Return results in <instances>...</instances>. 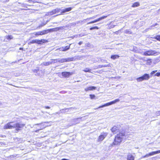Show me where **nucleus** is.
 I'll return each mask as SVG.
<instances>
[{
  "label": "nucleus",
  "mask_w": 160,
  "mask_h": 160,
  "mask_svg": "<svg viewBox=\"0 0 160 160\" xmlns=\"http://www.w3.org/2000/svg\"><path fill=\"white\" fill-rule=\"evenodd\" d=\"M36 125L38 128H40L35 130L33 131L34 132H38L40 130H42L44 128V127H43V125L42 124H37Z\"/></svg>",
  "instance_id": "obj_14"
},
{
  "label": "nucleus",
  "mask_w": 160,
  "mask_h": 160,
  "mask_svg": "<svg viewBox=\"0 0 160 160\" xmlns=\"http://www.w3.org/2000/svg\"><path fill=\"white\" fill-rule=\"evenodd\" d=\"M91 70L89 68H86L85 69L83 70V71L85 72H91Z\"/></svg>",
  "instance_id": "obj_28"
},
{
  "label": "nucleus",
  "mask_w": 160,
  "mask_h": 160,
  "mask_svg": "<svg viewBox=\"0 0 160 160\" xmlns=\"http://www.w3.org/2000/svg\"><path fill=\"white\" fill-rule=\"evenodd\" d=\"M44 108L46 109H49L50 108V107L48 106H46L44 107Z\"/></svg>",
  "instance_id": "obj_40"
},
{
  "label": "nucleus",
  "mask_w": 160,
  "mask_h": 160,
  "mask_svg": "<svg viewBox=\"0 0 160 160\" xmlns=\"http://www.w3.org/2000/svg\"><path fill=\"white\" fill-rule=\"evenodd\" d=\"M82 41H80L78 42V44L79 45H81L82 43Z\"/></svg>",
  "instance_id": "obj_42"
},
{
  "label": "nucleus",
  "mask_w": 160,
  "mask_h": 160,
  "mask_svg": "<svg viewBox=\"0 0 160 160\" xmlns=\"http://www.w3.org/2000/svg\"><path fill=\"white\" fill-rule=\"evenodd\" d=\"M156 114L157 116H158L160 115V111L156 112Z\"/></svg>",
  "instance_id": "obj_34"
},
{
  "label": "nucleus",
  "mask_w": 160,
  "mask_h": 160,
  "mask_svg": "<svg viewBox=\"0 0 160 160\" xmlns=\"http://www.w3.org/2000/svg\"><path fill=\"white\" fill-rule=\"evenodd\" d=\"M52 63L51 62H46L43 63V65L44 66H48Z\"/></svg>",
  "instance_id": "obj_27"
},
{
  "label": "nucleus",
  "mask_w": 160,
  "mask_h": 160,
  "mask_svg": "<svg viewBox=\"0 0 160 160\" xmlns=\"http://www.w3.org/2000/svg\"><path fill=\"white\" fill-rule=\"evenodd\" d=\"M72 8L71 7H69L68 8H66L64 9H63V10L61 12V13L60 14L57 15H56V16H58V15H62L64 13H65L67 12H69L72 9Z\"/></svg>",
  "instance_id": "obj_10"
},
{
  "label": "nucleus",
  "mask_w": 160,
  "mask_h": 160,
  "mask_svg": "<svg viewBox=\"0 0 160 160\" xmlns=\"http://www.w3.org/2000/svg\"><path fill=\"white\" fill-rule=\"evenodd\" d=\"M142 55L145 56H153L158 55L159 53L155 50H150L144 52H142L141 53Z\"/></svg>",
  "instance_id": "obj_3"
},
{
  "label": "nucleus",
  "mask_w": 160,
  "mask_h": 160,
  "mask_svg": "<svg viewBox=\"0 0 160 160\" xmlns=\"http://www.w3.org/2000/svg\"><path fill=\"white\" fill-rule=\"evenodd\" d=\"M89 96L90 99H93L95 98V96L94 94H90Z\"/></svg>",
  "instance_id": "obj_32"
},
{
  "label": "nucleus",
  "mask_w": 160,
  "mask_h": 160,
  "mask_svg": "<svg viewBox=\"0 0 160 160\" xmlns=\"http://www.w3.org/2000/svg\"><path fill=\"white\" fill-rule=\"evenodd\" d=\"M71 45V44H70L69 45L67 46L64 47H62V51L65 52L66 51L70 49V46Z\"/></svg>",
  "instance_id": "obj_16"
},
{
  "label": "nucleus",
  "mask_w": 160,
  "mask_h": 160,
  "mask_svg": "<svg viewBox=\"0 0 160 160\" xmlns=\"http://www.w3.org/2000/svg\"><path fill=\"white\" fill-rule=\"evenodd\" d=\"M108 135L107 132H102L101 134L100 135L98 138V141L101 142L102 141L107 137Z\"/></svg>",
  "instance_id": "obj_8"
},
{
  "label": "nucleus",
  "mask_w": 160,
  "mask_h": 160,
  "mask_svg": "<svg viewBox=\"0 0 160 160\" xmlns=\"http://www.w3.org/2000/svg\"><path fill=\"white\" fill-rule=\"evenodd\" d=\"M19 49L20 50H23V48H20Z\"/></svg>",
  "instance_id": "obj_45"
},
{
  "label": "nucleus",
  "mask_w": 160,
  "mask_h": 160,
  "mask_svg": "<svg viewBox=\"0 0 160 160\" xmlns=\"http://www.w3.org/2000/svg\"><path fill=\"white\" fill-rule=\"evenodd\" d=\"M150 78L149 75L148 74H145L141 77V81L143 80H147Z\"/></svg>",
  "instance_id": "obj_11"
},
{
  "label": "nucleus",
  "mask_w": 160,
  "mask_h": 160,
  "mask_svg": "<svg viewBox=\"0 0 160 160\" xmlns=\"http://www.w3.org/2000/svg\"><path fill=\"white\" fill-rule=\"evenodd\" d=\"M48 40L41 39V40L37 39V44H42L43 43L48 42Z\"/></svg>",
  "instance_id": "obj_13"
},
{
  "label": "nucleus",
  "mask_w": 160,
  "mask_h": 160,
  "mask_svg": "<svg viewBox=\"0 0 160 160\" xmlns=\"http://www.w3.org/2000/svg\"><path fill=\"white\" fill-rule=\"evenodd\" d=\"M155 76H157L158 77L160 76V72H158L156 73L155 75Z\"/></svg>",
  "instance_id": "obj_36"
},
{
  "label": "nucleus",
  "mask_w": 160,
  "mask_h": 160,
  "mask_svg": "<svg viewBox=\"0 0 160 160\" xmlns=\"http://www.w3.org/2000/svg\"><path fill=\"white\" fill-rule=\"evenodd\" d=\"M139 6V3L138 2H135L133 4L132 7H135Z\"/></svg>",
  "instance_id": "obj_20"
},
{
  "label": "nucleus",
  "mask_w": 160,
  "mask_h": 160,
  "mask_svg": "<svg viewBox=\"0 0 160 160\" xmlns=\"http://www.w3.org/2000/svg\"><path fill=\"white\" fill-rule=\"evenodd\" d=\"M125 136L124 132L121 131L119 132L115 137L112 145H118L120 144L122 141L123 137Z\"/></svg>",
  "instance_id": "obj_1"
},
{
  "label": "nucleus",
  "mask_w": 160,
  "mask_h": 160,
  "mask_svg": "<svg viewBox=\"0 0 160 160\" xmlns=\"http://www.w3.org/2000/svg\"><path fill=\"white\" fill-rule=\"evenodd\" d=\"M120 125H114L111 128V130L113 134H116L121 132L120 130Z\"/></svg>",
  "instance_id": "obj_5"
},
{
  "label": "nucleus",
  "mask_w": 160,
  "mask_h": 160,
  "mask_svg": "<svg viewBox=\"0 0 160 160\" xmlns=\"http://www.w3.org/2000/svg\"><path fill=\"white\" fill-rule=\"evenodd\" d=\"M95 18V16H93V17H92L90 18H90V19H93V18Z\"/></svg>",
  "instance_id": "obj_44"
},
{
  "label": "nucleus",
  "mask_w": 160,
  "mask_h": 160,
  "mask_svg": "<svg viewBox=\"0 0 160 160\" xmlns=\"http://www.w3.org/2000/svg\"><path fill=\"white\" fill-rule=\"evenodd\" d=\"M52 60H53L54 61H55V59H53Z\"/></svg>",
  "instance_id": "obj_50"
},
{
  "label": "nucleus",
  "mask_w": 160,
  "mask_h": 160,
  "mask_svg": "<svg viewBox=\"0 0 160 160\" xmlns=\"http://www.w3.org/2000/svg\"><path fill=\"white\" fill-rule=\"evenodd\" d=\"M52 13H53V14H56V13H55V10H54V9H53V10H52Z\"/></svg>",
  "instance_id": "obj_41"
},
{
  "label": "nucleus",
  "mask_w": 160,
  "mask_h": 160,
  "mask_svg": "<svg viewBox=\"0 0 160 160\" xmlns=\"http://www.w3.org/2000/svg\"><path fill=\"white\" fill-rule=\"evenodd\" d=\"M99 28L98 27L95 26V27H93L90 28L89 29L90 30H92L94 29H99Z\"/></svg>",
  "instance_id": "obj_31"
},
{
  "label": "nucleus",
  "mask_w": 160,
  "mask_h": 160,
  "mask_svg": "<svg viewBox=\"0 0 160 160\" xmlns=\"http://www.w3.org/2000/svg\"><path fill=\"white\" fill-rule=\"evenodd\" d=\"M153 38L156 39L157 40L159 41H160V35H157L156 36L152 38Z\"/></svg>",
  "instance_id": "obj_24"
},
{
  "label": "nucleus",
  "mask_w": 160,
  "mask_h": 160,
  "mask_svg": "<svg viewBox=\"0 0 160 160\" xmlns=\"http://www.w3.org/2000/svg\"><path fill=\"white\" fill-rule=\"evenodd\" d=\"M108 16H103L102 17H101L95 20V22H97L98 21H99L102 19H104L105 18H106Z\"/></svg>",
  "instance_id": "obj_17"
},
{
  "label": "nucleus",
  "mask_w": 160,
  "mask_h": 160,
  "mask_svg": "<svg viewBox=\"0 0 160 160\" xmlns=\"http://www.w3.org/2000/svg\"><path fill=\"white\" fill-rule=\"evenodd\" d=\"M55 13H58L60 12L61 10L60 8H56L54 9Z\"/></svg>",
  "instance_id": "obj_30"
},
{
  "label": "nucleus",
  "mask_w": 160,
  "mask_h": 160,
  "mask_svg": "<svg viewBox=\"0 0 160 160\" xmlns=\"http://www.w3.org/2000/svg\"><path fill=\"white\" fill-rule=\"evenodd\" d=\"M48 15H53V14L52 12V11H51L48 12Z\"/></svg>",
  "instance_id": "obj_39"
},
{
  "label": "nucleus",
  "mask_w": 160,
  "mask_h": 160,
  "mask_svg": "<svg viewBox=\"0 0 160 160\" xmlns=\"http://www.w3.org/2000/svg\"><path fill=\"white\" fill-rule=\"evenodd\" d=\"M62 160H69L68 159H67L65 158H63L62 159Z\"/></svg>",
  "instance_id": "obj_47"
},
{
  "label": "nucleus",
  "mask_w": 160,
  "mask_h": 160,
  "mask_svg": "<svg viewBox=\"0 0 160 160\" xmlns=\"http://www.w3.org/2000/svg\"><path fill=\"white\" fill-rule=\"evenodd\" d=\"M137 78V79H139V78Z\"/></svg>",
  "instance_id": "obj_51"
},
{
  "label": "nucleus",
  "mask_w": 160,
  "mask_h": 160,
  "mask_svg": "<svg viewBox=\"0 0 160 160\" xmlns=\"http://www.w3.org/2000/svg\"><path fill=\"white\" fill-rule=\"evenodd\" d=\"M6 38L8 40H10L13 38V37L12 35H8L6 36Z\"/></svg>",
  "instance_id": "obj_22"
},
{
  "label": "nucleus",
  "mask_w": 160,
  "mask_h": 160,
  "mask_svg": "<svg viewBox=\"0 0 160 160\" xmlns=\"http://www.w3.org/2000/svg\"><path fill=\"white\" fill-rule=\"evenodd\" d=\"M98 72V73H100V72Z\"/></svg>",
  "instance_id": "obj_53"
},
{
  "label": "nucleus",
  "mask_w": 160,
  "mask_h": 160,
  "mask_svg": "<svg viewBox=\"0 0 160 160\" xmlns=\"http://www.w3.org/2000/svg\"><path fill=\"white\" fill-rule=\"evenodd\" d=\"M157 24H157V23H156L154 25H152L151 26H150L149 28L150 29V30L152 29H153V28H152L153 27H154L156 26V25H157Z\"/></svg>",
  "instance_id": "obj_33"
},
{
  "label": "nucleus",
  "mask_w": 160,
  "mask_h": 160,
  "mask_svg": "<svg viewBox=\"0 0 160 160\" xmlns=\"http://www.w3.org/2000/svg\"><path fill=\"white\" fill-rule=\"evenodd\" d=\"M128 160H134V157L131 155H128L127 156Z\"/></svg>",
  "instance_id": "obj_19"
},
{
  "label": "nucleus",
  "mask_w": 160,
  "mask_h": 160,
  "mask_svg": "<svg viewBox=\"0 0 160 160\" xmlns=\"http://www.w3.org/2000/svg\"><path fill=\"white\" fill-rule=\"evenodd\" d=\"M119 101H120L119 99H116L114 101H112L110 102H108L107 103L105 104L104 105L100 106H99L98 107V108L95 109H98L100 108H102V107H106V106L111 105L112 104H115V103H116L117 102H118Z\"/></svg>",
  "instance_id": "obj_6"
},
{
  "label": "nucleus",
  "mask_w": 160,
  "mask_h": 160,
  "mask_svg": "<svg viewBox=\"0 0 160 160\" xmlns=\"http://www.w3.org/2000/svg\"><path fill=\"white\" fill-rule=\"evenodd\" d=\"M160 153V150H158L156 151H154L149 153L148 154H146L144 157H148L150 156L153 155L155 154H156L158 153Z\"/></svg>",
  "instance_id": "obj_12"
},
{
  "label": "nucleus",
  "mask_w": 160,
  "mask_h": 160,
  "mask_svg": "<svg viewBox=\"0 0 160 160\" xmlns=\"http://www.w3.org/2000/svg\"><path fill=\"white\" fill-rule=\"evenodd\" d=\"M36 43L37 44V39H34L29 42V44Z\"/></svg>",
  "instance_id": "obj_23"
},
{
  "label": "nucleus",
  "mask_w": 160,
  "mask_h": 160,
  "mask_svg": "<svg viewBox=\"0 0 160 160\" xmlns=\"http://www.w3.org/2000/svg\"><path fill=\"white\" fill-rule=\"evenodd\" d=\"M35 70V71H37V70Z\"/></svg>",
  "instance_id": "obj_52"
},
{
  "label": "nucleus",
  "mask_w": 160,
  "mask_h": 160,
  "mask_svg": "<svg viewBox=\"0 0 160 160\" xmlns=\"http://www.w3.org/2000/svg\"><path fill=\"white\" fill-rule=\"evenodd\" d=\"M23 6H25V5H25V4H23Z\"/></svg>",
  "instance_id": "obj_48"
},
{
  "label": "nucleus",
  "mask_w": 160,
  "mask_h": 160,
  "mask_svg": "<svg viewBox=\"0 0 160 160\" xmlns=\"http://www.w3.org/2000/svg\"><path fill=\"white\" fill-rule=\"evenodd\" d=\"M149 30H150L149 28H146L144 31H142V32L144 33L145 32H148V31Z\"/></svg>",
  "instance_id": "obj_37"
},
{
  "label": "nucleus",
  "mask_w": 160,
  "mask_h": 160,
  "mask_svg": "<svg viewBox=\"0 0 160 160\" xmlns=\"http://www.w3.org/2000/svg\"><path fill=\"white\" fill-rule=\"evenodd\" d=\"M142 22V24H143V23H144V22Z\"/></svg>",
  "instance_id": "obj_49"
},
{
  "label": "nucleus",
  "mask_w": 160,
  "mask_h": 160,
  "mask_svg": "<svg viewBox=\"0 0 160 160\" xmlns=\"http://www.w3.org/2000/svg\"><path fill=\"white\" fill-rule=\"evenodd\" d=\"M0 137L2 138L5 137L6 136L4 135H0Z\"/></svg>",
  "instance_id": "obj_43"
},
{
  "label": "nucleus",
  "mask_w": 160,
  "mask_h": 160,
  "mask_svg": "<svg viewBox=\"0 0 160 160\" xmlns=\"http://www.w3.org/2000/svg\"><path fill=\"white\" fill-rule=\"evenodd\" d=\"M60 29V28H54L50 29L47 30H42L41 31L37 32L35 33V35L36 36H38L39 35H42L47 34L49 32H53L54 29L57 30H59Z\"/></svg>",
  "instance_id": "obj_2"
},
{
  "label": "nucleus",
  "mask_w": 160,
  "mask_h": 160,
  "mask_svg": "<svg viewBox=\"0 0 160 160\" xmlns=\"http://www.w3.org/2000/svg\"><path fill=\"white\" fill-rule=\"evenodd\" d=\"M110 66L109 64H108L105 65H99L98 67L99 68H102L103 67H109Z\"/></svg>",
  "instance_id": "obj_25"
},
{
  "label": "nucleus",
  "mask_w": 160,
  "mask_h": 160,
  "mask_svg": "<svg viewBox=\"0 0 160 160\" xmlns=\"http://www.w3.org/2000/svg\"><path fill=\"white\" fill-rule=\"evenodd\" d=\"M67 62L72 61L74 60V58H67Z\"/></svg>",
  "instance_id": "obj_29"
},
{
  "label": "nucleus",
  "mask_w": 160,
  "mask_h": 160,
  "mask_svg": "<svg viewBox=\"0 0 160 160\" xmlns=\"http://www.w3.org/2000/svg\"><path fill=\"white\" fill-rule=\"evenodd\" d=\"M157 71V70H155L152 71L151 73V75H153L155 73H156Z\"/></svg>",
  "instance_id": "obj_38"
},
{
  "label": "nucleus",
  "mask_w": 160,
  "mask_h": 160,
  "mask_svg": "<svg viewBox=\"0 0 160 160\" xmlns=\"http://www.w3.org/2000/svg\"><path fill=\"white\" fill-rule=\"evenodd\" d=\"M95 22H95V20H94L93 21H91L90 22H88V24H91V23H94Z\"/></svg>",
  "instance_id": "obj_35"
},
{
  "label": "nucleus",
  "mask_w": 160,
  "mask_h": 160,
  "mask_svg": "<svg viewBox=\"0 0 160 160\" xmlns=\"http://www.w3.org/2000/svg\"><path fill=\"white\" fill-rule=\"evenodd\" d=\"M73 72H63L62 74L63 77L66 78H69L71 75L73 74Z\"/></svg>",
  "instance_id": "obj_9"
},
{
  "label": "nucleus",
  "mask_w": 160,
  "mask_h": 160,
  "mask_svg": "<svg viewBox=\"0 0 160 160\" xmlns=\"http://www.w3.org/2000/svg\"><path fill=\"white\" fill-rule=\"evenodd\" d=\"M119 57V56L118 55H113L111 56V58L113 60L118 58Z\"/></svg>",
  "instance_id": "obj_18"
},
{
  "label": "nucleus",
  "mask_w": 160,
  "mask_h": 160,
  "mask_svg": "<svg viewBox=\"0 0 160 160\" xmlns=\"http://www.w3.org/2000/svg\"><path fill=\"white\" fill-rule=\"evenodd\" d=\"M13 122H8L4 126L3 128L5 129L14 128V124H12Z\"/></svg>",
  "instance_id": "obj_7"
},
{
  "label": "nucleus",
  "mask_w": 160,
  "mask_h": 160,
  "mask_svg": "<svg viewBox=\"0 0 160 160\" xmlns=\"http://www.w3.org/2000/svg\"><path fill=\"white\" fill-rule=\"evenodd\" d=\"M28 2H32V0H28Z\"/></svg>",
  "instance_id": "obj_46"
},
{
  "label": "nucleus",
  "mask_w": 160,
  "mask_h": 160,
  "mask_svg": "<svg viewBox=\"0 0 160 160\" xmlns=\"http://www.w3.org/2000/svg\"><path fill=\"white\" fill-rule=\"evenodd\" d=\"M97 88L94 86H90L85 88V91L88 92L89 91H92L96 89Z\"/></svg>",
  "instance_id": "obj_15"
},
{
  "label": "nucleus",
  "mask_w": 160,
  "mask_h": 160,
  "mask_svg": "<svg viewBox=\"0 0 160 160\" xmlns=\"http://www.w3.org/2000/svg\"><path fill=\"white\" fill-rule=\"evenodd\" d=\"M144 60L146 63L149 62V61L151 62V59H147L146 58H144V59L142 58H141V60Z\"/></svg>",
  "instance_id": "obj_21"
},
{
  "label": "nucleus",
  "mask_w": 160,
  "mask_h": 160,
  "mask_svg": "<svg viewBox=\"0 0 160 160\" xmlns=\"http://www.w3.org/2000/svg\"><path fill=\"white\" fill-rule=\"evenodd\" d=\"M59 62L61 63L67 62V58H63L61 59Z\"/></svg>",
  "instance_id": "obj_26"
},
{
  "label": "nucleus",
  "mask_w": 160,
  "mask_h": 160,
  "mask_svg": "<svg viewBox=\"0 0 160 160\" xmlns=\"http://www.w3.org/2000/svg\"><path fill=\"white\" fill-rule=\"evenodd\" d=\"M25 126V123L17 122L14 124V128L15 129L16 132H18L19 131L21 130Z\"/></svg>",
  "instance_id": "obj_4"
}]
</instances>
